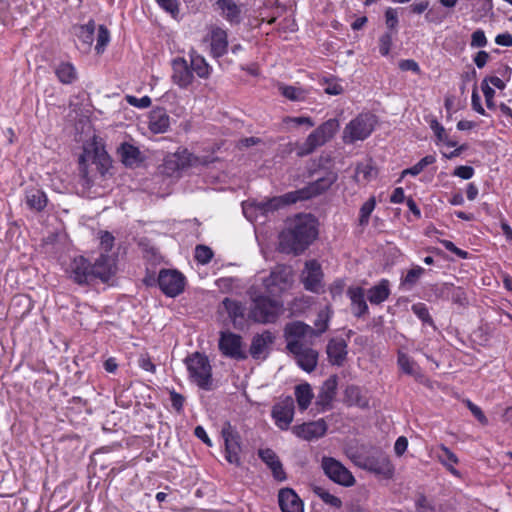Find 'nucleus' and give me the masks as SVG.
I'll return each instance as SVG.
<instances>
[{"label":"nucleus","instance_id":"obj_1","mask_svg":"<svg viewBox=\"0 0 512 512\" xmlns=\"http://www.w3.org/2000/svg\"><path fill=\"white\" fill-rule=\"evenodd\" d=\"M318 221L312 214H298L280 234L281 251L300 255L317 239Z\"/></svg>","mask_w":512,"mask_h":512},{"label":"nucleus","instance_id":"obj_2","mask_svg":"<svg viewBox=\"0 0 512 512\" xmlns=\"http://www.w3.org/2000/svg\"><path fill=\"white\" fill-rule=\"evenodd\" d=\"M185 364L190 378L200 389L205 391L213 389L212 367L205 354L194 352L185 358Z\"/></svg>","mask_w":512,"mask_h":512},{"label":"nucleus","instance_id":"obj_3","mask_svg":"<svg viewBox=\"0 0 512 512\" xmlns=\"http://www.w3.org/2000/svg\"><path fill=\"white\" fill-rule=\"evenodd\" d=\"M340 127L336 118H331L318 126L308 135L305 142L299 147L298 155L307 156L313 153L318 147L323 146L331 140Z\"/></svg>","mask_w":512,"mask_h":512},{"label":"nucleus","instance_id":"obj_4","mask_svg":"<svg viewBox=\"0 0 512 512\" xmlns=\"http://www.w3.org/2000/svg\"><path fill=\"white\" fill-rule=\"evenodd\" d=\"M282 304L268 296L259 295L252 300L248 318L256 323H274L278 319Z\"/></svg>","mask_w":512,"mask_h":512},{"label":"nucleus","instance_id":"obj_5","mask_svg":"<svg viewBox=\"0 0 512 512\" xmlns=\"http://www.w3.org/2000/svg\"><path fill=\"white\" fill-rule=\"evenodd\" d=\"M376 124L374 115L366 113L359 114L351 120L343 132V141L347 144H353L356 141H363L373 132Z\"/></svg>","mask_w":512,"mask_h":512},{"label":"nucleus","instance_id":"obj_6","mask_svg":"<svg viewBox=\"0 0 512 512\" xmlns=\"http://www.w3.org/2000/svg\"><path fill=\"white\" fill-rule=\"evenodd\" d=\"M218 348L221 354L227 358L236 361H244L248 358L242 336L231 331H220Z\"/></svg>","mask_w":512,"mask_h":512},{"label":"nucleus","instance_id":"obj_7","mask_svg":"<svg viewBox=\"0 0 512 512\" xmlns=\"http://www.w3.org/2000/svg\"><path fill=\"white\" fill-rule=\"evenodd\" d=\"M288 352L293 354L297 365L304 371L310 373L315 370L318 364V352L300 340H289L286 345Z\"/></svg>","mask_w":512,"mask_h":512},{"label":"nucleus","instance_id":"obj_8","mask_svg":"<svg viewBox=\"0 0 512 512\" xmlns=\"http://www.w3.org/2000/svg\"><path fill=\"white\" fill-rule=\"evenodd\" d=\"M157 281L163 294L171 298L180 295L184 291L186 285V278L184 275L177 270L171 269H161L159 271Z\"/></svg>","mask_w":512,"mask_h":512},{"label":"nucleus","instance_id":"obj_9","mask_svg":"<svg viewBox=\"0 0 512 512\" xmlns=\"http://www.w3.org/2000/svg\"><path fill=\"white\" fill-rule=\"evenodd\" d=\"M321 467L325 475L333 482L345 487L355 484L353 474L335 458L324 456L321 461Z\"/></svg>","mask_w":512,"mask_h":512},{"label":"nucleus","instance_id":"obj_10","mask_svg":"<svg viewBox=\"0 0 512 512\" xmlns=\"http://www.w3.org/2000/svg\"><path fill=\"white\" fill-rule=\"evenodd\" d=\"M221 434L225 444V459L236 466L241 465L240 452L241 437L236 427L232 426L230 422H225Z\"/></svg>","mask_w":512,"mask_h":512},{"label":"nucleus","instance_id":"obj_11","mask_svg":"<svg viewBox=\"0 0 512 512\" xmlns=\"http://www.w3.org/2000/svg\"><path fill=\"white\" fill-rule=\"evenodd\" d=\"M360 467L384 479H391L395 471L389 456L380 451L366 456Z\"/></svg>","mask_w":512,"mask_h":512},{"label":"nucleus","instance_id":"obj_12","mask_svg":"<svg viewBox=\"0 0 512 512\" xmlns=\"http://www.w3.org/2000/svg\"><path fill=\"white\" fill-rule=\"evenodd\" d=\"M205 41H209V53L213 59L218 60L227 54L229 49V42L226 29L215 24L210 25L208 27V33L205 37Z\"/></svg>","mask_w":512,"mask_h":512},{"label":"nucleus","instance_id":"obj_13","mask_svg":"<svg viewBox=\"0 0 512 512\" xmlns=\"http://www.w3.org/2000/svg\"><path fill=\"white\" fill-rule=\"evenodd\" d=\"M302 192L291 191L282 196H275L255 203V209L263 215L277 211L287 205L303 201Z\"/></svg>","mask_w":512,"mask_h":512},{"label":"nucleus","instance_id":"obj_14","mask_svg":"<svg viewBox=\"0 0 512 512\" xmlns=\"http://www.w3.org/2000/svg\"><path fill=\"white\" fill-rule=\"evenodd\" d=\"M294 413V399L291 396H286L273 405L271 416L279 429L287 430L293 421Z\"/></svg>","mask_w":512,"mask_h":512},{"label":"nucleus","instance_id":"obj_15","mask_svg":"<svg viewBox=\"0 0 512 512\" xmlns=\"http://www.w3.org/2000/svg\"><path fill=\"white\" fill-rule=\"evenodd\" d=\"M337 179L338 175L336 172L332 170H325L323 175L317 177L305 188L295 190V192H302L303 194H301V196H303V200H308L327 191L337 181Z\"/></svg>","mask_w":512,"mask_h":512},{"label":"nucleus","instance_id":"obj_16","mask_svg":"<svg viewBox=\"0 0 512 512\" xmlns=\"http://www.w3.org/2000/svg\"><path fill=\"white\" fill-rule=\"evenodd\" d=\"M337 387L338 376L336 374L331 375L323 382L315 401L318 411L325 412L332 409V403L337 394Z\"/></svg>","mask_w":512,"mask_h":512},{"label":"nucleus","instance_id":"obj_17","mask_svg":"<svg viewBox=\"0 0 512 512\" xmlns=\"http://www.w3.org/2000/svg\"><path fill=\"white\" fill-rule=\"evenodd\" d=\"M95 27V22L92 19L87 24H76L71 27L70 31L75 37L76 47L81 52H90L94 41Z\"/></svg>","mask_w":512,"mask_h":512},{"label":"nucleus","instance_id":"obj_18","mask_svg":"<svg viewBox=\"0 0 512 512\" xmlns=\"http://www.w3.org/2000/svg\"><path fill=\"white\" fill-rule=\"evenodd\" d=\"M274 341L275 335L269 330L255 334L251 341L249 354L254 360H265L270 353V346Z\"/></svg>","mask_w":512,"mask_h":512},{"label":"nucleus","instance_id":"obj_19","mask_svg":"<svg viewBox=\"0 0 512 512\" xmlns=\"http://www.w3.org/2000/svg\"><path fill=\"white\" fill-rule=\"evenodd\" d=\"M172 81L182 89H187L194 81V74L187 60L177 57L172 61Z\"/></svg>","mask_w":512,"mask_h":512},{"label":"nucleus","instance_id":"obj_20","mask_svg":"<svg viewBox=\"0 0 512 512\" xmlns=\"http://www.w3.org/2000/svg\"><path fill=\"white\" fill-rule=\"evenodd\" d=\"M92 264L83 256L75 258L70 264V278L78 285H91Z\"/></svg>","mask_w":512,"mask_h":512},{"label":"nucleus","instance_id":"obj_21","mask_svg":"<svg viewBox=\"0 0 512 512\" xmlns=\"http://www.w3.org/2000/svg\"><path fill=\"white\" fill-rule=\"evenodd\" d=\"M117 155L126 168H138L145 161V156L140 149L133 144L123 142L117 147Z\"/></svg>","mask_w":512,"mask_h":512},{"label":"nucleus","instance_id":"obj_22","mask_svg":"<svg viewBox=\"0 0 512 512\" xmlns=\"http://www.w3.org/2000/svg\"><path fill=\"white\" fill-rule=\"evenodd\" d=\"M306 275L303 274L302 282L307 291L319 293L322 289L323 272L321 265L316 260H309L305 263Z\"/></svg>","mask_w":512,"mask_h":512},{"label":"nucleus","instance_id":"obj_23","mask_svg":"<svg viewBox=\"0 0 512 512\" xmlns=\"http://www.w3.org/2000/svg\"><path fill=\"white\" fill-rule=\"evenodd\" d=\"M222 306L225 309L233 327L236 330H243L246 326V307L238 300L226 297L222 301Z\"/></svg>","mask_w":512,"mask_h":512},{"label":"nucleus","instance_id":"obj_24","mask_svg":"<svg viewBox=\"0 0 512 512\" xmlns=\"http://www.w3.org/2000/svg\"><path fill=\"white\" fill-rule=\"evenodd\" d=\"M327 431V424L324 419L306 422L293 427V433L306 441L323 437Z\"/></svg>","mask_w":512,"mask_h":512},{"label":"nucleus","instance_id":"obj_25","mask_svg":"<svg viewBox=\"0 0 512 512\" xmlns=\"http://www.w3.org/2000/svg\"><path fill=\"white\" fill-rule=\"evenodd\" d=\"M278 503L282 512H304L302 500L291 488L279 491Z\"/></svg>","mask_w":512,"mask_h":512},{"label":"nucleus","instance_id":"obj_26","mask_svg":"<svg viewBox=\"0 0 512 512\" xmlns=\"http://www.w3.org/2000/svg\"><path fill=\"white\" fill-rule=\"evenodd\" d=\"M347 296L351 301V310L355 317L362 318L368 313L365 300V290L360 286H351L347 289Z\"/></svg>","mask_w":512,"mask_h":512},{"label":"nucleus","instance_id":"obj_27","mask_svg":"<svg viewBox=\"0 0 512 512\" xmlns=\"http://www.w3.org/2000/svg\"><path fill=\"white\" fill-rule=\"evenodd\" d=\"M258 456L270 468L275 480H277V481L286 480L287 476L283 469V465H282L279 457L276 455V453L272 449H270V448L260 449L258 451Z\"/></svg>","mask_w":512,"mask_h":512},{"label":"nucleus","instance_id":"obj_28","mask_svg":"<svg viewBox=\"0 0 512 512\" xmlns=\"http://www.w3.org/2000/svg\"><path fill=\"white\" fill-rule=\"evenodd\" d=\"M326 353L332 365L342 366L347 357V343L342 338H332L328 341Z\"/></svg>","mask_w":512,"mask_h":512},{"label":"nucleus","instance_id":"obj_29","mask_svg":"<svg viewBox=\"0 0 512 512\" xmlns=\"http://www.w3.org/2000/svg\"><path fill=\"white\" fill-rule=\"evenodd\" d=\"M214 7L230 25L241 23V8L233 0H216Z\"/></svg>","mask_w":512,"mask_h":512},{"label":"nucleus","instance_id":"obj_30","mask_svg":"<svg viewBox=\"0 0 512 512\" xmlns=\"http://www.w3.org/2000/svg\"><path fill=\"white\" fill-rule=\"evenodd\" d=\"M267 291L272 295H277L286 290L289 284V275L285 269L274 270L264 281Z\"/></svg>","mask_w":512,"mask_h":512},{"label":"nucleus","instance_id":"obj_31","mask_svg":"<svg viewBox=\"0 0 512 512\" xmlns=\"http://www.w3.org/2000/svg\"><path fill=\"white\" fill-rule=\"evenodd\" d=\"M91 274L93 282L96 279H99L101 282L107 283L113 276V270L109 256L101 254L92 264Z\"/></svg>","mask_w":512,"mask_h":512},{"label":"nucleus","instance_id":"obj_32","mask_svg":"<svg viewBox=\"0 0 512 512\" xmlns=\"http://www.w3.org/2000/svg\"><path fill=\"white\" fill-rule=\"evenodd\" d=\"M25 200L29 209L41 212L48 203L46 193L37 186H30L25 189Z\"/></svg>","mask_w":512,"mask_h":512},{"label":"nucleus","instance_id":"obj_33","mask_svg":"<svg viewBox=\"0 0 512 512\" xmlns=\"http://www.w3.org/2000/svg\"><path fill=\"white\" fill-rule=\"evenodd\" d=\"M170 126V117L166 110L157 107L150 112L148 127L155 134L165 133Z\"/></svg>","mask_w":512,"mask_h":512},{"label":"nucleus","instance_id":"obj_34","mask_svg":"<svg viewBox=\"0 0 512 512\" xmlns=\"http://www.w3.org/2000/svg\"><path fill=\"white\" fill-rule=\"evenodd\" d=\"M190 68L199 78L208 79L210 78L213 68L207 62L204 56L199 54L196 50L191 49L189 52Z\"/></svg>","mask_w":512,"mask_h":512},{"label":"nucleus","instance_id":"obj_35","mask_svg":"<svg viewBox=\"0 0 512 512\" xmlns=\"http://www.w3.org/2000/svg\"><path fill=\"white\" fill-rule=\"evenodd\" d=\"M390 293L389 280L381 279L377 285L367 291V298L372 305H379L389 298Z\"/></svg>","mask_w":512,"mask_h":512},{"label":"nucleus","instance_id":"obj_36","mask_svg":"<svg viewBox=\"0 0 512 512\" xmlns=\"http://www.w3.org/2000/svg\"><path fill=\"white\" fill-rule=\"evenodd\" d=\"M310 331H312V327L305 324L302 321H294L287 323L284 328V336L287 340H299L307 335H310Z\"/></svg>","mask_w":512,"mask_h":512},{"label":"nucleus","instance_id":"obj_37","mask_svg":"<svg viewBox=\"0 0 512 512\" xmlns=\"http://www.w3.org/2000/svg\"><path fill=\"white\" fill-rule=\"evenodd\" d=\"M295 398L300 411H305L314 398L312 387L309 383L304 382L295 386Z\"/></svg>","mask_w":512,"mask_h":512},{"label":"nucleus","instance_id":"obj_38","mask_svg":"<svg viewBox=\"0 0 512 512\" xmlns=\"http://www.w3.org/2000/svg\"><path fill=\"white\" fill-rule=\"evenodd\" d=\"M55 74L58 80L65 85L74 83L77 78L75 66L70 62H61L55 68Z\"/></svg>","mask_w":512,"mask_h":512},{"label":"nucleus","instance_id":"obj_39","mask_svg":"<svg viewBox=\"0 0 512 512\" xmlns=\"http://www.w3.org/2000/svg\"><path fill=\"white\" fill-rule=\"evenodd\" d=\"M345 402L349 406H358L360 408L368 407V400L362 395L360 387L348 385L344 391Z\"/></svg>","mask_w":512,"mask_h":512},{"label":"nucleus","instance_id":"obj_40","mask_svg":"<svg viewBox=\"0 0 512 512\" xmlns=\"http://www.w3.org/2000/svg\"><path fill=\"white\" fill-rule=\"evenodd\" d=\"M425 269L419 265H414L407 271L406 275L400 279V287L404 290H412L418 283L420 278L424 275Z\"/></svg>","mask_w":512,"mask_h":512},{"label":"nucleus","instance_id":"obj_41","mask_svg":"<svg viewBox=\"0 0 512 512\" xmlns=\"http://www.w3.org/2000/svg\"><path fill=\"white\" fill-rule=\"evenodd\" d=\"M439 461L447 468V470L455 476H459L460 473L454 468V464L458 463V457L445 445H441L440 454L438 455Z\"/></svg>","mask_w":512,"mask_h":512},{"label":"nucleus","instance_id":"obj_42","mask_svg":"<svg viewBox=\"0 0 512 512\" xmlns=\"http://www.w3.org/2000/svg\"><path fill=\"white\" fill-rule=\"evenodd\" d=\"M197 157H195L192 153H190L187 149H184L182 151H178L175 154H173L171 157L167 158V166L169 167L170 164L176 163L177 165H180V168H188L196 163Z\"/></svg>","mask_w":512,"mask_h":512},{"label":"nucleus","instance_id":"obj_43","mask_svg":"<svg viewBox=\"0 0 512 512\" xmlns=\"http://www.w3.org/2000/svg\"><path fill=\"white\" fill-rule=\"evenodd\" d=\"M435 162H436V157L434 155H426L412 167L404 169L401 172V177L398 181H400L402 178H404L407 175L417 176L425 169V167L432 165Z\"/></svg>","mask_w":512,"mask_h":512},{"label":"nucleus","instance_id":"obj_44","mask_svg":"<svg viewBox=\"0 0 512 512\" xmlns=\"http://www.w3.org/2000/svg\"><path fill=\"white\" fill-rule=\"evenodd\" d=\"M397 363L405 374L411 376L418 374L419 367L417 363L406 353L398 352Z\"/></svg>","mask_w":512,"mask_h":512},{"label":"nucleus","instance_id":"obj_45","mask_svg":"<svg viewBox=\"0 0 512 512\" xmlns=\"http://www.w3.org/2000/svg\"><path fill=\"white\" fill-rule=\"evenodd\" d=\"M92 163L96 165L99 173L104 176L111 167V159L105 151H99L97 148L92 156Z\"/></svg>","mask_w":512,"mask_h":512},{"label":"nucleus","instance_id":"obj_46","mask_svg":"<svg viewBox=\"0 0 512 512\" xmlns=\"http://www.w3.org/2000/svg\"><path fill=\"white\" fill-rule=\"evenodd\" d=\"M313 492L326 504L333 508L340 509L342 507V501L337 496L332 495L327 490L320 486H315Z\"/></svg>","mask_w":512,"mask_h":512},{"label":"nucleus","instance_id":"obj_47","mask_svg":"<svg viewBox=\"0 0 512 512\" xmlns=\"http://www.w3.org/2000/svg\"><path fill=\"white\" fill-rule=\"evenodd\" d=\"M412 312L422 321L423 324L429 325L436 329L433 318L431 317L428 307L424 303H416L411 307Z\"/></svg>","mask_w":512,"mask_h":512},{"label":"nucleus","instance_id":"obj_48","mask_svg":"<svg viewBox=\"0 0 512 512\" xmlns=\"http://www.w3.org/2000/svg\"><path fill=\"white\" fill-rule=\"evenodd\" d=\"M430 128L433 130V132H434V134L436 136L437 143L443 142V143H445L449 147H456L457 146V142L453 141V140H450L448 138V136L446 134V131H445V128L436 119H433L430 122Z\"/></svg>","mask_w":512,"mask_h":512},{"label":"nucleus","instance_id":"obj_49","mask_svg":"<svg viewBox=\"0 0 512 512\" xmlns=\"http://www.w3.org/2000/svg\"><path fill=\"white\" fill-rule=\"evenodd\" d=\"M443 291L447 292L451 300L459 305H465L467 303V297L465 291L461 287H455L453 284H444Z\"/></svg>","mask_w":512,"mask_h":512},{"label":"nucleus","instance_id":"obj_50","mask_svg":"<svg viewBox=\"0 0 512 512\" xmlns=\"http://www.w3.org/2000/svg\"><path fill=\"white\" fill-rule=\"evenodd\" d=\"M376 174L375 168L370 163H360L355 169V179L357 182L361 181L360 177H362L364 181H369L376 177Z\"/></svg>","mask_w":512,"mask_h":512},{"label":"nucleus","instance_id":"obj_51","mask_svg":"<svg viewBox=\"0 0 512 512\" xmlns=\"http://www.w3.org/2000/svg\"><path fill=\"white\" fill-rule=\"evenodd\" d=\"M279 90L285 98L291 101H302L305 99V91L301 88L281 84Z\"/></svg>","mask_w":512,"mask_h":512},{"label":"nucleus","instance_id":"obj_52","mask_svg":"<svg viewBox=\"0 0 512 512\" xmlns=\"http://www.w3.org/2000/svg\"><path fill=\"white\" fill-rule=\"evenodd\" d=\"M79 177V183L83 188L89 189L94 184L93 179L89 176L85 154H82L79 157Z\"/></svg>","mask_w":512,"mask_h":512},{"label":"nucleus","instance_id":"obj_53","mask_svg":"<svg viewBox=\"0 0 512 512\" xmlns=\"http://www.w3.org/2000/svg\"><path fill=\"white\" fill-rule=\"evenodd\" d=\"M376 200L375 197L369 198L360 208L359 211V224L366 226L369 223L371 213L375 209Z\"/></svg>","mask_w":512,"mask_h":512},{"label":"nucleus","instance_id":"obj_54","mask_svg":"<svg viewBox=\"0 0 512 512\" xmlns=\"http://www.w3.org/2000/svg\"><path fill=\"white\" fill-rule=\"evenodd\" d=\"M110 42V32L106 26L100 25L98 29V35L95 45V50L97 54H102Z\"/></svg>","mask_w":512,"mask_h":512},{"label":"nucleus","instance_id":"obj_55","mask_svg":"<svg viewBox=\"0 0 512 512\" xmlns=\"http://www.w3.org/2000/svg\"><path fill=\"white\" fill-rule=\"evenodd\" d=\"M394 33L386 31L379 37V53L382 56H388L393 45Z\"/></svg>","mask_w":512,"mask_h":512},{"label":"nucleus","instance_id":"obj_56","mask_svg":"<svg viewBox=\"0 0 512 512\" xmlns=\"http://www.w3.org/2000/svg\"><path fill=\"white\" fill-rule=\"evenodd\" d=\"M385 22H386L388 31H391L394 34H397V32H398L397 27H398L399 19H398V13H397L396 9L391 8V7L386 9Z\"/></svg>","mask_w":512,"mask_h":512},{"label":"nucleus","instance_id":"obj_57","mask_svg":"<svg viewBox=\"0 0 512 512\" xmlns=\"http://www.w3.org/2000/svg\"><path fill=\"white\" fill-rule=\"evenodd\" d=\"M329 317L324 312H320L318 314L317 319L314 322L316 329L312 328L310 331V336H319L324 333L328 329Z\"/></svg>","mask_w":512,"mask_h":512},{"label":"nucleus","instance_id":"obj_58","mask_svg":"<svg viewBox=\"0 0 512 512\" xmlns=\"http://www.w3.org/2000/svg\"><path fill=\"white\" fill-rule=\"evenodd\" d=\"M213 257L211 248L205 245H197L195 248V259L201 264H207Z\"/></svg>","mask_w":512,"mask_h":512},{"label":"nucleus","instance_id":"obj_59","mask_svg":"<svg viewBox=\"0 0 512 512\" xmlns=\"http://www.w3.org/2000/svg\"><path fill=\"white\" fill-rule=\"evenodd\" d=\"M159 6L166 12L171 14L173 18H177L179 14V1L178 0H156Z\"/></svg>","mask_w":512,"mask_h":512},{"label":"nucleus","instance_id":"obj_60","mask_svg":"<svg viewBox=\"0 0 512 512\" xmlns=\"http://www.w3.org/2000/svg\"><path fill=\"white\" fill-rule=\"evenodd\" d=\"M481 90L485 97L486 106L490 110L496 109V104L494 102L495 90L485 83H481Z\"/></svg>","mask_w":512,"mask_h":512},{"label":"nucleus","instance_id":"obj_61","mask_svg":"<svg viewBox=\"0 0 512 512\" xmlns=\"http://www.w3.org/2000/svg\"><path fill=\"white\" fill-rule=\"evenodd\" d=\"M466 403V406L467 408L470 410V412L473 414V416L482 424V425H487L488 424V419L487 417L485 416L484 412L482 411V409L477 406L476 404H474L472 401H470L469 399H467L465 401Z\"/></svg>","mask_w":512,"mask_h":512},{"label":"nucleus","instance_id":"obj_62","mask_svg":"<svg viewBox=\"0 0 512 512\" xmlns=\"http://www.w3.org/2000/svg\"><path fill=\"white\" fill-rule=\"evenodd\" d=\"M470 45L476 48H482L487 45V38L482 29H477L472 33Z\"/></svg>","mask_w":512,"mask_h":512},{"label":"nucleus","instance_id":"obj_63","mask_svg":"<svg viewBox=\"0 0 512 512\" xmlns=\"http://www.w3.org/2000/svg\"><path fill=\"white\" fill-rule=\"evenodd\" d=\"M126 100L130 105L141 109L148 108L151 105V98L149 96L137 98L132 95H127Z\"/></svg>","mask_w":512,"mask_h":512},{"label":"nucleus","instance_id":"obj_64","mask_svg":"<svg viewBox=\"0 0 512 512\" xmlns=\"http://www.w3.org/2000/svg\"><path fill=\"white\" fill-rule=\"evenodd\" d=\"M399 69L402 71H412L413 73L419 75L421 73V69L419 64L413 59H404L399 61Z\"/></svg>","mask_w":512,"mask_h":512}]
</instances>
